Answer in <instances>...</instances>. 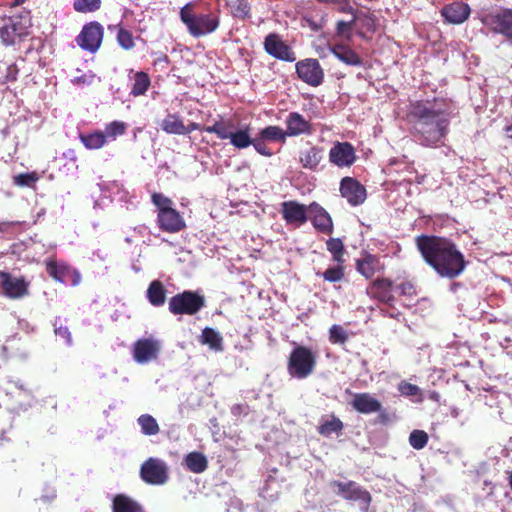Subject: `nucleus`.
Returning a JSON list of instances; mask_svg holds the SVG:
<instances>
[{"instance_id": "f3484780", "label": "nucleus", "mask_w": 512, "mask_h": 512, "mask_svg": "<svg viewBox=\"0 0 512 512\" xmlns=\"http://www.w3.org/2000/svg\"><path fill=\"white\" fill-rule=\"evenodd\" d=\"M340 193L352 206L360 205L366 199L364 186L351 177H344L341 180Z\"/></svg>"}, {"instance_id": "a211bd4d", "label": "nucleus", "mask_w": 512, "mask_h": 512, "mask_svg": "<svg viewBox=\"0 0 512 512\" xmlns=\"http://www.w3.org/2000/svg\"><path fill=\"white\" fill-rule=\"evenodd\" d=\"M158 227L168 233H176L185 228L186 224L183 217L174 208L163 209L157 213Z\"/></svg>"}, {"instance_id": "4c0bfd02", "label": "nucleus", "mask_w": 512, "mask_h": 512, "mask_svg": "<svg viewBox=\"0 0 512 512\" xmlns=\"http://www.w3.org/2000/svg\"><path fill=\"white\" fill-rule=\"evenodd\" d=\"M137 421L141 427V432L144 435L151 436L159 433V425L153 416L149 414H143L138 418Z\"/></svg>"}, {"instance_id": "e2e57ef3", "label": "nucleus", "mask_w": 512, "mask_h": 512, "mask_svg": "<svg viewBox=\"0 0 512 512\" xmlns=\"http://www.w3.org/2000/svg\"><path fill=\"white\" fill-rule=\"evenodd\" d=\"M198 129H200L199 124H197L195 122H191L188 125H185V134H189L192 131L198 130Z\"/></svg>"}, {"instance_id": "9d476101", "label": "nucleus", "mask_w": 512, "mask_h": 512, "mask_svg": "<svg viewBox=\"0 0 512 512\" xmlns=\"http://www.w3.org/2000/svg\"><path fill=\"white\" fill-rule=\"evenodd\" d=\"M30 282L24 276L16 277L6 271H0V288L9 299H22L29 295Z\"/></svg>"}, {"instance_id": "69168bd1", "label": "nucleus", "mask_w": 512, "mask_h": 512, "mask_svg": "<svg viewBox=\"0 0 512 512\" xmlns=\"http://www.w3.org/2000/svg\"><path fill=\"white\" fill-rule=\"evenodd\" d=\"M378 413H379L380 421H381L382 423H385V422L388 420V416H387V413L385 412V410H383V409L381 408V411H380V412H378Z\"/></svg>"}, {"instance_id": "8fccbe9b", "label": "nucleus", "mask_w": 512, "mask_h": 512, "mask_svg": "<svg viewBox=\"0 0 512 512\" xmlns=\"http://www.w3.org/2000/svg\"><path fill=\"white\" fill-rule=\"evenodd\" d=\"M329 333L330 340L334 343H344L348 338L346 331L339 325H333Z\"/></svg>"}, {"instance_id": "6ab92c4d", "label": "nucleus", "mask_w": 512, "mask_h": 512, "mask_svg": "<svg viewBox=\"0 0 512 512\" xmlns=\"http://www.w3.org/2000/svg\"><path fill=\"white\" fill-rule=\"evenodd\" d=\"M310 219L316 230L324 234L333 232V221L330 214L317 202H312L308 206Z\"/></svg>"}, {"instance_id": "ddd939ff", "label": "nucleus", "mask_w": 512, "mask_h": 512, "mask_svg": "<svg viewBox=\"0 0 512 512\" xmlns=\"http://www.w3.org/2000/svg\"><path fill=\"white\" fill-rule=\"evenodd\" d=\"M160 342L154 338H141L133 344L132 354L139 364H146L158 358Z\"/></svg>"}, {"instance_id": "dca6fc26", "label": "nucleus", "mask_w": 512, "mask_h": 512, "mask_svg": "<svg viewBox=\"0 0 512 512\" xmlns=\"http://www.w3.org/2000/svg\"><path fill=\"white\" fill-rule=\"evenodd\" d=\"M308 206L296 201H285L281 204V214L287 224L297 227L305 224L308 217Z\"/></svg>"}, {"instance_id": "393cba45", "label": "nucleus", "mask_w": 512, "mask_h": 512, "mask_svg": "<svg viewBox=\"0 0 512 512\" xmlns=\"http://www.w3.org/2000/svg\"><path fill=\"white\" fill-rule=\"evenodd\" d=\"M142 506L126 494H117L112 500V512H142Z\"/></svg>"}, {"instance_id": "cd10ccee", "label": "nucleus", "mask_w": 512, "mask_h": 512, "mask_svg": "<svg viewBox=\"0 0 512 512\" xmlns=\"http://www.w3.org/2000/svg\"><path fill=\"white\" fill-rule=\"evenodd\" d=\"M323 158V149L313 146L308 150L301 152L300 162L304 168L314 170Z\"/></svg>"}, {"instance_id": "680f3d73", "label": "nucleus", "mask_w": 512, "mask_h": 512, "mask_svg": "<svg viewBox=\"0 0 512 512\" xmlns=\"http://www.w3.org/2000/svg\"><path fill=\"white\" fill-rule=\"evenodd\" d=\"M231 507L237 512H241L242 510V501L238 498L231 499Z\"/></svg>"}, {"instance_id": "2f4dec72", "label": "nucleus", "mask_w": 512, "mask_h": 512, "mask_svg": "<svg viewBox=\"0 0 512 512\" xmlns=\"http://www.w3.org/2000/svg\"><path fill=\"white\" fill-rule=\"evenodd\" d=\"M226 139H229L230 143L238 149L249 147L253 140L248 133V128L230 132L226 131Z\"/></svg>"}, {"instance_id": "b1692460", "label": "nucleus", "mask_w": 512, "mask_h": 512, "mask_svg": "<svg viewBox=\"0 0 512 512\" xmlns=\"http://www.w3.org/2000/svg\"><path fill=\"white\" fill-rule=\"evenodd\" d=\"M46 272L55 281L66 283L71 272V267L63 262H57L54 259H48L45 262Z\"/></svg>"}, {"instance_id": "5701e85b", "label": "nucleus", "mask_w": 512, "mask_h": 512, "mask_svg": "<svg viewBox=\"0 0 512 512\" xmlns=\"http://www.w3.org/2000/svg\"><path fill=\"white\" fill-rule=\"evenodd\" d=\"M328 50L339 61L348 66H362L363 60L361 57L350 47L344 44H337L334 46L328 45Z\"/></svg>"}, {"instance_id": "473e14b6", "label": "nucleus", "mask_w": 512, "mask_h": 512, "mask_svg": "<svg viewBox=\"0 0 512 512\" xmlns=\"http://www.w3.org/2000/svg\"><path fill=\"white\" fill-rule=\"evenodd\" d=\"M378 265V260L375 256L367 254L362 259L356 261V269L366 279H370L375 274Z\"/></svg>"}, {"instance_id": "bb28decb", "label": "nucleus", "mask_w": 512, "mask_h": 512, "mask_svg": "<svg viewBox=\"0 0 512 512\" xmlns=\"http://www.w3.org/2000/svg\"><path fill=\"white\" fill-rule=\"evenodd\" d=\"M79 139L84 147L88 150L100 149L107 143L105 133L100 130H96L90 133H80Z\"/></svg>"}, {"instance_id": "20e7f679", "label": "nucleus", "mask_w": 512, "mask_h": 512, "mask_svg": "<svg viewBox=\"0 0 512 512\" xmlns=\"http://www.w3.org/2000/svg\"><path fill=\"white\" fill-rule=\"evenodd\" d=\"M479 20L491 33L502 35L512 45V8L497 7L482 12Z\"/></svg>"}, {"instance_id": "412c9836", "label": "nucleus", "mask_w": 512, "mask_h": 512, "mask_svg": "<svg viewBox=\"0 0 512 512\" xmlns=\"http://www.w3.org/2000/svg\"><path fill=\"white\" fill-rule=\"evenodd\" d=\"M350 405L355 411L361 414L380 412L382 408L380 401L373 397L370 393L354 394Z\"/></svg>"}, {"instance_id": "864d4df0", "label": "nucleus", "mask_w": 512, "mask_h": 512, "mask_svg": "<svg viewBox=\"0 0 512 512\" xmlns=\"http://www.w3.org/2000/svg\"><path fill=\"white\" fill-rule=\"evenodd\" d=\"M203 130L210 134L215 133L218 138L224 139V124L222 123L217 122L212 126H206Z\"/></svg>"}, {"instance_id": "c03bdc74", "label": "nucleus", "mask_w": 512, "mask_h": 512, "mask_svg": "<svg viewBox=\"0 0 512 512\" xmlns=\"http://www.w3.org/2000/svg\"><path fill=\"white\" fill-rule=\"evenodd\" d=\"M39 180L36 172L20 173L13 177V183L19 187H31Z\"/></svg>"}, {"instance_id": "37998d69", "label": "nucleus", "mask_w": 512, "mask_h": 512, "mask_svg": "<svg viewBox=\"0 0 512 512\" xmlns=\"http://www.w3.org/2000/svg\"><path fill=\"white\" fill-rule=\"evenodd\" d=\"M428 442V434L423 430H413L409 435V444L416 450L423 449Z\"/></svg>"}, {"instance_id": "1a4fd4ad", "label": "nucleus", "mask_w": 512, "mask_h": 512, "mask_svg": "<svg viewBox=\"0 0 512 512\" xmlns=\"http://www.w3.org/2000/svg\"><path fill=\"white\" fill-rule=\"evenodd\" d=\"M103 38V26L97 21H91L83 26L75 41L82 50L94 54L100 49Z\"/></svg>"}, {"instance_id": "f704fd0d", "label": "nucleus", "mask_w": 512, "mask_h": 512, "mask_svg": "<svg viewBox=\"0 0 512 512\" xmlns=\"http://www.w3.org/2000/svg\"><path fill=\"white\" fill-rule=\"evenodd\" d=\"M258 136L267 142L285 143L287 134L281 127L271 125L260 130Z\"/></svg>"}, {"instance_id": "0eeeda50", "label": "nucleus", "mask_w": 512, "mask_h": 512, "mask_svg": "<svg viewBox=\"0 0 512 512\" xmlns=\"http://www.w3.org/2000/svg\"><path fill=\"white\" fill-rule=\"evenodd\" d=\"M330 487L337 488L336 493L345 500L358 502L362 512H370L371 494L356 482L333 480L330 482Z\"/></svg>"}, {"instance_id": "f03ea898", "label": "nucleus", "mask_w": 512, "mask_h": 512, "mask_svg": "<svg viewBox=\"0 0 512 512\" xmlns=\"http://www.w3.org/2000/svg\"><path fill=\"white\" fill-rule=\"evenodd\" d=\"M409 117L412 135L422 146H434L448 133L449 113L437 102L418 101L412 104Z\"/></svg>"}, {"instance_id": "2eb2a0df", "label": "nucleus", "mask_w": 512, "mask_h": 512, "mask_svg": "<svg viewBox=\"0 0 512 512\" xmlns=\"http://www.w3.org/2000/svg\"><path fill=\"white\" fill-rule=\"evenodd\" d=\"M353 145L349 142H336L329 151V161L337 167H350L356 161Z\"/></svg>"}, {"instance_id": "9b49d317", "label": "nucleus", "mask_w": 512, "mask_h": 512, "mask_svg": "<svg viewBox=\"0 0 512 512\" xmlns=\"http://www.w3.org/2000/svg\"><path fill=\"white\" fill-rule=\"evenodd\" d=\"M141 479L150 485H163L168 480V467L164 461L148 458L140 468Z\"/></svg>"}, {"instance_id": "5fc2aeb1", "label": "nucleus", "mask_w": 512, "mask_h": 512, "mask_svg": "<svg viewBox=\"0 0 512 512\" xmlns=\"http://www.w3.org/2000/svg\"><path fill=\"white\" fill-rule=\"evenodd\" d=\"M249 413V406L247 404H236L231 407V414L237 419L240 416H246Z\"/></svg>"}, {"instance_id": "aec40b11", "label": "nucleus", "mask_w": 512, "mask_h": 512, "mask_svg": "<svg viewBox=\"0 0 512 512\" xmlns=\"http://www.w3.org/2000/svg\"><path fill=\"white\" fill-rule=\"evenodd\" d=\"M471 13V9L467 3L453 2L445 5L441 10V15L451 24H462Z\"/></svg>"}, {"instance_id": "49530a36", "label": "nucleus", "mask_w": 512, "mask_h": 512, "mask_svg": "<svg viewBox=\"0 0 512 512\" xmlns=\"http://www.w3.org/2000/svg\"><path fill=\"white\" fill-rule=\"evenodd\" d=\"M152 203L157 207L158 213H161L162 210L171 209L172 208V200L161 193H154L151 196Z\"/></svg>"}, {"instance_id": "13d9d810", "label": "nucleus", "mask_w": 512, "mask_h": 512, "mask_svg": "<svg viewBox=\"0 0 512 512\" xmlns=\"http://www.w3.org/2000/svg\"><path fill=\"white\" fill-rule=\"evenodd\" d=\"M339 6V11L343 13H349L352 14L353 17L355 16V9L349 4L348 0H343L340 2V4H337Z\"/></svg>"}, {"instance_id": "bf43d9fd", "label": "nucleus", "mask_w": 512, "mask_h": 512, "mask_svg": "<svg viewBox=\"0 0 512 512\" xmlns=\"http://www.w3.org/2000/svg\"><path fill=\"white\" fill-rule=\"evenodd\" d=\"M68 279H71V285L76 286L81 281V275L76 269L71 268Z\"/></svg>"}, {"instance_id": "7c9ffc66", "label": "nucleus", "mask_w": 512, "mask_h": 512, "mask_svg": "<svg viewBox=\"0 0 512 512\" xmlns=\"http://www.w3.org/2000/svg\"><path fill=\"white\" fill-rule=\"evenodd\" d=\"M151 85L149 75L144 71H138L134 74V83L131 87L130 94L134 97L144 95Z\"/></svg>"}, {"instance_id": "6e6d98bb", "label": "nucleus", "mask_w": 512, "mask_h": 512, "mask_svg": "<svg viewBox=\"0 0 512 512\" xmlns=\"http://www.w3.org/2000/svg\"><path fill=\"white\" fill-rule=\"evenodd\" d=\"M392 282L388 279H378L374 281V288L381 290L382 292H389Z\"/></svg>"}, {"instance_id": "79ce46f5", "label": "nucleus", "mask_w": 512, "mask_h": 512, "mask_svg": "<svg viewBox=\"0 0 512 512\" xmlns=\"http://www.w3.org/2000/svg\"><path fill=\"white\" fill-rule=\"evenodd\" d=\"M116 40L119 46L124 50H131L135 46L132 33L123 27L118 28Z\"/></svg>"}, {"instance_id": "423d86ee", "label": "nucleus", "mask_w": 512, "mask_h": 512, "mask_svg": "<svg viewBox=\"0 0 512 512\" xmlns=\"http://www.w3.org/2000/svg\"><path fill=\"white\" fill-rule=\"evenodd\" d=\"M205 306V298L198 292L185 290L169 299L168 309L173 315H194Z\"/></svg>"}, {"instance_id": "f257e3e1", "label": "nucleus", "mask_w": 512, "mask_h": 512, "mask_svg": "<svg viewBox=\"0 0 512 512\" xmlns=\"http://www.w3.org/2000/svg\"><path fill=\"white\" fill-rule=\"evenodd\" d=\"M416 244L424 261L442 278L454 279L467 266L463 253L451 239L420 235Z\"/></svg>"}, {"instance_id": "f8f14e48", "label": "nucleus", "mask_w": 512, "mask_h": 512, "mask_svg": "<svg viewBox=\"0 0 512 512\" xmlns=\"http://www.w3.org/2000/svg\"><path fill=\"white\" fill-rule=\"evenodd\" d=\"M298 77L306 84L317 87L323 83L324 71L318 60L307 58L301 60L295 65Z\"/></svg>"}, {"instance_id": "774afa93", "label": "nucleus", "mask_w": 512, "mask_h": 512, "mask_svg": "<svg viewBox=\"0 0 512 512\" xmlns=\"http://www.w3.org/2000/svg\"><path fill=\"white\" fill-rule=\"evenodd\" d=\"M505 135L507 138L512 139V125L505 127Z\"/></svg>"}, {"instance_id": "ea45409f", "label": "nucleus", "mask_w": 512, "mask_h": 512, "mask_svg": "<svg viewBox=\"0 0 512 512\" xmlns=\"http://www.w3.org/2000/svg\"><path fill=\"white\" fill-rule=\"evenodd\" d=\"M101 0H74L73 8L79 13H91L100 9Z\"/></svg>"}, {"instance_id": "338daca9", "label": "nucleus", "mask_w": 512, "mask_h": 512, "mask_svg": "<svg viewBox=\"0 0 512 512\" xmlns=\"http://www.w3.org/2000/svg\"><path fill=\"white\" fill-rule=\"evenodd\" d=\"M317 52H318V55H319L321 58L326 57V56H327V52H328V53H330V52H329V50H328V46H327L326 48H320V49H318V50H317Z\"/></svg>"}, {"instance_id": "4be33fe9", "label": "nucleus", "mask_w": 512, "mask_h": 512, "mask_svg": "<svg viewBox=\"0 0 512 512\" xmlns=\"http://www.w3.org/2000/svg\"><path fill=\"white\" fill-rule=\"evenodd\" d=\"M285 123L287 137L310 134L312 131L310 122L298 112H290Z\"/></svg>"}, {"instance_id": "c9c22d12", "label": "nucleus", "mask_w": 512, "mask_h": 512, "mask_svg": "<svg viewBox=\"0 0 512 512\" xmlns=\"http://www.w3.org/2000/svg\"><path fill=\"white\" fill-rule=\"evenodd\" d=\"M202 344L208 345L211 349L219 351L222 349V337L214 329L206 327L202 330L200 337Z\"/></svg>"}, {"instance_id": "4468645a", "label": "nucleus", "mask_w": 512, "mask_h": 512, "mask_svg": "<svg viewBox=\"0 0 512 512\" xmlns=\"http://www.w3.org/2000/svg\"><path fill=\"white\" fill-rule=\"evenodd\" d=\"M264 49L269 55L278 60L286 62H294L296 60L295 53L276 33H270L265 37Z\"/></svg>"}, {"instance_id": "58836bf2", "label": "nucleus", "mask_w": 512, "mask_h": 512, "mask_svg": "<svg viewBox=\"0 0 512 512\" xmlns=\"http://www.w3.org/2000/svg\"><path fill=\"white\" fill-rule=\"evenodd\" d=\"M318 276H321L324 280L328 282H339L344 277V266L343 264H338L333 267H329L322 273H317Z\"/></svg>"}, {"instance_id": "a19ab883", "label": "nucleus", "mask_w": 512, "mask_h": 512, "mask_svg": "<svg viewBox=\"0 0 512 512\" xmlns=\"http://www.w3.org/2000/svg\"><path fill=\"white\" fill-rule=\"evenodd\" d=\"M127 124L122 121H113L108 123L105 126V135L106 139L111 138L112 140H115L116 137L124 135L127 130Z\"/></svg>"}, {"instance_id": "6e6552de", "label": "nucleus", "mask_w": 512, "mask_h": 512, "mask_svg": "<svg viewBox=\"0 0 512 512\" xmlns=\"http://www.w3.org/2000/svg\"><path fill=\"white\" fill-rule=\"evenodd\" d=\"M31 20L28 16L15 15L10 17L5 24L0 27L1 42L6 45H14L17 39H21L29 34Z\"/></svg>"}, {"instance_id": "052dcab7", "label": "nucleus", "mask_w": 512, "mask_h": 512, "mask_svg": "<svg viewBox=\"0 0 512 512\" xmlns=\"http://www.w3.org/2000/svg\"><path fill=\"white\" fill-rule=\"evenodd\" d=\"M56 333H58L62 337H65L67 339L68 343L71 342V335L67 328L60 327L59 329L56 330Z\"/></svg>"}, {"instance_id": "a878e982", "label": "nucleus", "mask_w": 512, "mask_h": 512, "mask_svg": "<svg viewBox=\"0 0 512 512\" xmlns=\"http://www.w3.org/2000/svg\"><path fill=\"white\" fill-rule=\"evenodd\" d=\"M146 297L149 303L154 307L164 305L166 301V289L163 283L159 280L152 281L147 289Z\"/></svg>"}, {"instance_id": "39448f33", "label": "nucleus", "mask_w": 512, "mask_h": 512, "mask_svg": "<svg viewBox=\"0 0 512 512\" xmlns=\"http://www.w3.org/2000/svg\"><path fill=\"white\" fill-rule=\"evenodd\" d=\"M316 359L311 349L305 346H296L288 360V373L297 379H304L313 373Z\"/></svg>"}, {"instance_id": "603ef678", "label": "nucleus", "mask_w": 512, "mask_h": 512, "mask_svg": "<svg viewBox=\"0 0 512 512\" xmlns=\"http://www.w3.org/2000/svg\"><path fill=\"white\" fill-rule=\"evenodd\" d=\"M19 69L16 64H11L6 69V74L4 76V81L6 83L8 82H15L18 78Z\"/></svg>"}, {"instance_id": "c756f323", "label": "nucleus", "mask_w": 512, "mask_h": 512, "mask_svg": "<svg viewBox=\"0 0 512 512\" xmlns=\"http://www.w3.org/2000/svg\"><path fill=\"white\" fill-rule=\"evenodd\" d=\"M161 129L168 134L184 135L185 125L177 114H168L161 123Z\"/></svg>"}, {"instance_id": "09e8293b", "label": "nucleus", "mask_w": 512, "mask_h": 512, "mask_svg": "<svg viewBox=\"0 0 512 512\" xmlns=\"http://www.w3.org/2000/svg\"><path fill=\"white\" fill-rule=\"evenodd\" d=\"M398 391L401 393V395L407 396V397L417 396V395L421 394V390L417 385H414V384H411V383H408L405 381H402L401 383H399Z\"/></svg>"}, {"instance_id": "0e129e2a", "label": "nucleus", "mask_w": 512, "mask_h": 512, "mask_svg": "<svg viewBox=\"0 0 512 512\" xmlns=\"http://www.w3.org/2000/svg\"><path fill=\"white\" fill-rule=\"evenodd\" d=\"M462 287V284L460 282H453L451 285H450V291L455 293L457 292V290Z\"/></svg>"}, {"instance_id": "a18cd8bd", "label": "nucleus", "mask_w": 512, "mask_h": 512, "mask_svg": "<svg viewBox=\"0 0 512 512\" xmlns=\"http://www.w3.org/2000/svg\"><path fill=\"white\" fill-rule=\"evenodd\" d=\"M250 5L247 0H236L231 4V13L236 18L244 19L249 16Z\"/></svg>"}, {"instance_id": "c85d7f7f", "label": "nucleus", "mask_w": 512, "mask_h": 512, "mask_svg": "<svg viewBox=\"0 0 512 512\" xmlns=\"http://www.w3.org/2000/svg\"><path fill=\"white\" fill-rule=\"evenodd\" d=\"M184 465L186 468L193 473H202L207 468V459L200 452H190L188 453L184 460Z\"/></svg>"}, {"instance_id": "3c124183", "label": "nucleus", "mask_w": 512, "mask_h": 512, "mask_svg": "<svg viewBox=\"0 0 512 512\" xmlns=\"http://www.w3.org/2000/svg\"><path fill=\"white\" fill-rule=\"evenodd\" d=\"M265 140H262L261 137L258 136V138L252 140V144L255 148V150L263 155V156H266V157H270L272 156V151L266 146L265 144Z\"/></svg>"}, {"instance_id": "e433bc0d", "label": "nucleus", "mask_w": 512, "mask_h": 512, "mask_svg": "<svg viewBox=\"0 0 512 512\" xmlns=\"http://www.w3.org/2000/svg\"><path fill=\"white\" fill-rule=\"evenodd\" d=\"M327 250L332 254V259L338 264L345 262L344 254L345 248L340 238H330L326 242Z\"/></svg>"}, {"instance_id": "de8ad7c7", "label": "nucleus", "mask_w": 512, "mask_h": 512, "mask_svg": "<svg viewBox=\"0 0 512 512\" xmlns=\"http://www.w3.org/2000/svg\"><path fill=\"white\" fill-rule=\"evenodd\" d=\"M355 21L356 17H353L349 22L343 20L338 21L336 24L337 35L344 36L347 40H350L352 38L351 29Z\"/></svg>"}, {"instance_id": "72a5a7b5", "label": "nucleus", "mask_w": 512, "mask_h": 512, "mask_svg": "<svg viewBox=\"0 0 512 512\" xmlns=\"http://www.w3.org/2000/svg\"><path fill=\"white\" fill-rule=\"evenodd\" d=\"M344 428L343 422L332 415L330 419L322 420L318 427V433L324 437H330L332 434H339Z\"/></svg>"}, {"instance_id": "4d7b16f0", "label": "nucleus", "mask_w": 512, "mask_h": 512, "mask_svg": "<svg viewBox=\"0 0 512 512\" xmlns=\"http://www.w3.org/2000/svg\"><path fill=\"white\" fill-rule=\"evenodd\" d=\"M397 289L403 295H412L414 293V286L410 282H403L399 284Z\"/></svg>"}, {"instance_id": "7ed1b4c3", "label": "nucleus", "mask_w": 512, "mask_h": 512, "mask_svg": "<svg viewBox=\"0 0 512 512\" xmlns=\"http://www.w3.org/2000/svg\"><path fill=\"white\" fill-rule=\"evenodd\" d=\"M180 19L194 37L212 33L219 26L218 15L198 11L194 3H187L181 8Z\"/></svg>"}]
</instances>
